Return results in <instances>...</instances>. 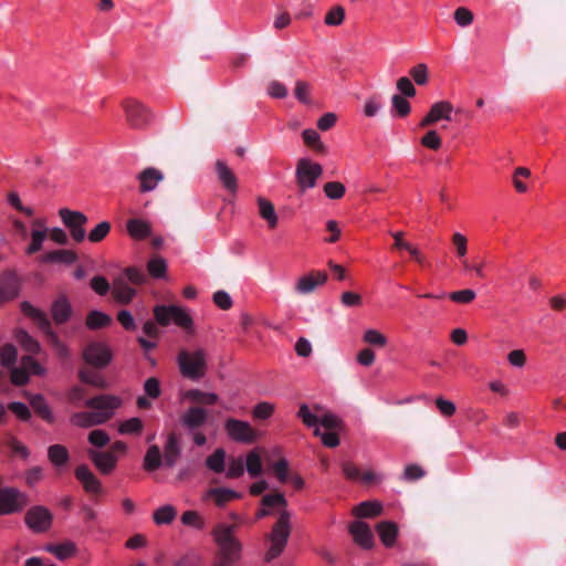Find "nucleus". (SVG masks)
<instances>
[{"label":"nucleus","mask_w":566,"mask_h":566,"mask_svg":"<svg viewBox=\"0 0 566 566\" xmlns=\"http://www.w3.org/2000/svg\"><path fill=\"white\" fill-rule=\"evenodd\" d=\"M137 180L139 181V192H149L155 190L158 184L164 180V174L157 168L148 167L138 174Z\"/></svg>","instance_id":"obj_19"},{"label":"nucleus","mask_w":566,"mask_h":566,"mask_svg":"<svg viewBox=\"0 0 566 566\" xmlns=\"http://www.w3.org/2000/svg\"><path fill=\"white\" fill-rule=\"evenodd\" d=\"M453 107L450 102L441 101L438 103H434L429 113L422 118L420 122V127L424 128L428 127L434 123H437L440 119H451V112Z\"/></svg>","instance_id":"obj_17"},{"label":"nucleus","mask_w":566,"mask_h":566,"mask_svg":"<svg viewBox=\"0 0 566 566\" xmlns=\"http://www.w3.org/2000/svg\"><path fill=\"white\" fill-rule=\"evenodd\" d=\"M451 301L461 304H468L475 297V292L470 289L451 292L447 295Z\"/></svg>","instance_id":"obj_62"},{"label":"nucleus","mask_w":566,"mask_h":566,"mask_svg":"<svg viewBox=\"0 0 566 566\" xmlns=\"http://www.w3.org/2000/svg\"><path fill=\"white\" fill-rule=\"evenodd\" d=\"M188 397L191 400L203 405H213L219 400L218 395L213 392H203L198 389L190 390L188 392Z\"/></svg>","instance_id":"obj_52"},{"label":"nucleus","mask_w":566,"mask_h":566,"mask_svg":"<svg viewBox=\"0 0 566 566\" xmlns=\"http://www.w3.org/2000/svg\"><path fill=\"white\" fill-rule=\"evenodd\" d=\"M244 467L251 478H256L262 474V460L256 449L251 450L247 454Z\"/></svg>","instance_id":"obj_37"},{"label":"nucleus","mask_w":566,"mask_h":566,"mask_svg":"<svg viewBox=\"0 0 566 566\" xmlns=\"http://www.w3.org/2000/svg\"><path fill=\"white\" fill-rule=\"evenodd\" d=\"M381 107L382 103L380 95L374 94L366 99L364 105V114L367 117H374L378 114Z\"/></svg>","instance_id":"obj_55"},{"label":"nucleus","mask_w":566,"mask_h":566,"mask_svg":"<svg viewBox=\"0 0 566 566\" xmlns=\"http://www.w3.org/2000/svg\"><path fill=\"white\" fill-rule=\"evenodd\" d=\"M242 494L227 488H211L203 494V501L212 502L218 507L226 506L229 502L241 499Z\"/></svg>","instance_id":"obj_16"},{"label":"nucleus","mask_w":566,"mask_h":566,"mask_svg":"<svg viewBox=\"0 0 566 566\" xmlns=\"http://www.w3.org/2000/svg\"><path fill=\"white\" fill-rule=\"evenodd\" d=\"M88 442L96 448H104L109 443V436L101 429L92 430L88 433Z\"/></svg>","instance_id":"obj_60"},{"label":"nucleus","mask_w":566,"mask_h":566,"mask_svg":"<svg viewBox=\"0 0 566 566\" xmlns=\"http://www.w3.org/2000/svg\"><path fill=\"white\" fill-rule=\"evenodd\" d=\"M120 405V400L115 396L99 395L85 401V406L92 411L75 412L70 417L72 426L78 428H91L103 424L113 417L115 409Z\"/></svg>","instance_id":"obj_2"},{"label":"nucleus","mask_w":566,"mask_h":566,"mask_svg":"<svg viewBox=\"0 0 566 566\" xmlns=\"http://www.w3.org/2000/svg\"><path fill=\"white\" fill-rule=\"evenodd\" d=\"M59 216L63 224L69 229L71 238L76 243L83 242L86 237L85 226L88 222L87 217L81 211L69 208H61Z\"/></svg>","instance_id":"obj_8"},{"label":"nucleus","mask_w":566,"mask_h":566,"mask_svg":"<svg viewBox=\"0 0 566 566\" xmlns=\"http://www.w3.org/2000/svg\"><path fill=\"white\" fill-rule=\"evenodd\" d=\"M52 521V513L41 505L30 507L24 516L27 526L34 533L46 532L51 527Z\"/></svg>","instance_id":"obj_11"},{"label":"nucleus","mask_w":566,"mask_h":566,"mask_svg":"<svg viewBox=\"0 0 566 566\" xmlns=\"http://www.w3.org/2000/svg\"><path fill=\"white\" fill-rule=\"evenodd\" d=\"M208 418V412L200 407H190L182 416L181 423L189 430L200 428Z\"/></svg>","instance_id":"obj_23"},{"label":"nucleus","mask_w":566,"mask_h":566,"mask_svg":"<svg viewBox=\"0 0 566 566\" xmlns=\"http://www.w3.org/2000/svg\"><path fill=\"white\" fill-rule=\"evenodd\" d=\"M451 241L454 247L455 254H457L458 259L461 261V263L463 262V260H468L467 259V254H468L467 237L460 232H454L452 234Z\"/></svg>","instance_id":"obj_45"},{"label":"nucleus","mask_w":566,"mask_h":566,"mask_svg":"<svg viewBox=\"0 0 566 566\" xmlns=\"http://www.w3.org/2000/svg\"><path fill=\"white\" fill-rule=\"evenodd\" d=\"M226 451L222 448H218L206 459V467L214 473H221L224 471L226 465Z\"/></svg>","instance_id":"obj_34"},{"label":"nucleus","mask_w":566,"mask_h":566,"mask_svg":"<svg viewBox=\"0 0 566 566\" xmlns=\"http://www.w3.org/2000/svg\"><path fill=\"white\" fill-rule=\"evenodd\" d=\"M124 109L126 113V119L133 128H144L153 118L150 109L136 99L125 101Z\"/></svg>","instance_id":"obj_9"},{"label":"nucleus","mask_w":566,"mask_h":566,"mask_svg":"<svg viewBox=\"0 0 566 566\" xmlns=\"http://www.w3.org/2000/svg\"><path fill=\"white\" fill-rule=\"evenodd\" d=\"M216 172L218 179L222 186L230 192L235 193L238 191V180L233 171L222 160H217Z\"/></svg>","instance_id":"obj_24"},{"label":"nucleus","mask_w":566,"mask_h":566,"mask_svg":"<svg viewBox=\"0 0 566 566\" xmlns=\"http://www.w3.org/2000/svg\"><path fill=\"white\" fill-rule=\"evenodd\" d=\"M49 460L56 467H62L69 462L70 454L62 444H52L48 449Z\"/></svg>","instance_id":"obj_33"},{"label":"nucleus","mask_w":566,"mask_h":566,"mask_svg":"<svg viewBox=\"0 0 566 566\" xmlns=\"http://www.w3.org/2000/svg\"><path fill=\"white\" fill-rule=\"evenodd\" d=\"M109 231L111 223L108 221H102L88 233L87 238L91 242L97 243L104 240Z\"/></svg>","instance_id":"obj_54"},{"label":"nucleus","mask_w":566,"mask_h":566,"mask_svg":"<svg viewBox=\"0 0 566 566\" xmlns=\"http://www.w3.org/2000/svg\"><path fill=\"white\" fill-rule=\"evenodd\" d=\"M410 76L418 85H426L428 83L429 72L428 66L423 63H419L410 69Z\"/></svg>","instance_id":"obj_58"},{"label":"nucleus","mask_w":566,"mask_h":566,"mask_svg":"<svg viewBox=\"0 0 566 566\" xmlns=\"http://www.w3.org/2000/svg\"><path fill=\"white\" fill-rule=\"evenodd\" d=\"M244 473V460L242 457H230L228 460L227 478L238 479Z\"/></svg>","instance_id":"obj_47"},{"label":"nucleus","mask_w":566,"mask_h":566,"mask_svg":"<svg viewBox=\"0 0 566 566\" xmlns=\"http://www.w3.org/2000/svg\"><path fill=\"white\" fill-rule=\"evenodd\" d=\"M224 430L232 440L241 443H253L258 438L256 430L249 422L234 418L226 420Z\"/></svg>","instance_id":"obj_10"},{"label":"nucleus","mask_w":566,"mask_h":566,"mask_svg":"<svg viewBox=\"0 0 566 566\" xmlns=\"http://www.w3.org/2000/svg\"><path fill=\"white\" fill-rule=\"evenodd\" d=\"M531 170L525 167H517L513 174V185L517 192L524 193L527 191V186L522 181L521 178H528Z\"/></svg>","instance_id":"obj_57"},{"label":"nucleus","mask_w":566,"mask_h":566,"mask_svg":"<svg viewBox=\"0 0 566 566\" xmlns=\"http://www.w3.org/2000/svg\"><path fill=\"white\" fill-rule=\"evenodd\" d=\"M391 105L392 111L399 116V117H406L410 114L411 106L409 102L406 99V97L395 94L391 97Z\"/></svg>","instance_id":"obj_48"},{"label":"nucleus","mask_w":566,"mask_h":566,"mask_svg":"<svg viewBox=\"0 0 566 566\" xmlns=\"http://www.w3.org/2000/svg\"><path fill=\"white\" fill-rule=\"evenodd\" d=\"M174 317L172 322L179 326L180 328L185 329L188 333L193 332V321L191 316L188 314V312L177 305H174Z\"/></svg>","instance_id":"obj_35"},{"label":"nucleus","mask_w":566,"mask_h":566,"mask_svg":"<svg viewBox=\"0 0 566 566\" xmlns=\"http://www.w3.org/2000/svg\"><path fill=\"white\" fill-rule=\"evenodd\" d=\"M51 314L56 324H64L70 319L72 306L65 296L61 295L52 303Z\"/></svg>","instance_id":"obj_25"},{"label":"nucleus","mask_w":566,"mask_h":566,"mask_svg":"<svg viewBox=\"0 0 566 566\" xmlns=\"http://www.w3.org/2000/svg\"><path fill=\"white\" fill-rule=\"evenodd\" d=\"M0 360L4 367H12L15 364L17 349L12 344H6L0 348Z\"/></svg>","instance_id":"obj_53"},{"label":"nucleus","mask_w":566,"mask_h":566,"mask_svg":"<svg viewBox=\"0 0 566 566\" xmlns=\"http://www.w3.org/2000/svg\"><path fill=\"white\" fill-rule=\"evenodd\" d=\"M420 143L423 147L432 150H438L442 145L441 137L436 130H429L424 136H422Z\"/></svg>","instance_id":"obj_61"},{"label":"nucleus","mask_w":566,"mask_h":566,"mask_svg":"<svg viewBox=\"0 0 566 566\" xmlns=\"http://www.w3.org/2000/svg\"><path fill=\"white\" fill-rule=\"evenodd\" d=\"M161 452L158 446L153 444L148 448L144 458V469L148 472L156 471L161 465Z\"/></svg>","instance_id":"obj_32"},{"label":"nucleus","mask_w":566,"mask_h":566,"mask_svg":"<svg viewBox=\"0 0 566 566\" xmlns=\"http://www.w3.org/2000/svg\"><path fill=\"white\" fill-rule=\"evenodd\" d=\"M259 213L268 222L269 228L274 229L277 226V216L274 206L265 198H258Z\"/></svg>","instance_id":"obj_28"},{"label":"nucleus","mask_w":566,"mask_h":566,"mask_svg":"<svg viewBox=\"0 0 566 566\" xmlns=\"http://www.w3.org/2000/svg\"><path fill=\"white\" fill-rule=\"evenodd\" d=\"M30 405L33 408L34 412L40 416L46 422L52 423L54 421V417L51 408L46 403L45 399L41 395H34L30 399Z\"/></svg>","instance_id":"obj_30"},{"label":"nucleus","mask_w":566,"mask_h":566,"mask_svg":"<svg viewBox=\"0 0 566 566\" xmlns=\"http://www.w3.org/2000/svg\"><path fill=\"white\" fill-rule=\"evenodd\" d=\"M83 357L90 365L101 368L108 365L112 354L106 344L92 342L84 348Z\"/></svg>","instance_id":"obj_14"},{"label":"nucleus","mask_w":566,"mask_h":566,"mask_svg":"<svg viewBox=\"0 0 566 566\" xmlns=\"http://www.w3.org/2000/svg\"><path fill=\"white\" fill-rule=\"evenodd\" d=\"M75 478L81 482L87 493L98 494L102 483L86 464L78 465L74 471Z\"/></svg>","instance_id":"obj_18"},{"label":"nucleus","mask_w":566,"mask_h":566,"mask_svg":"<svg viewBox=\"0 0 566 566\" xmlns=\"http://www.w3.org/2000/svg\"><path fill=\"white\" fill-rule=\"evenodd\" d=\"M382 512V505L377 501H365L354 507L353 513L357 517H375Z\"/></svg>","instance_id":"obj_29"},{"label":"nucleus","mask_w":566,"mask_h":566,"mask_svg":"<svg viewBox=\"0 0 566 566\" xmlns=\"http://www.w3.org/2000/svg\"><path fill=\"white\" fill-rule=\"evenodd\" d=\"M311 91L312 86L310 85V83L302 80L295 82L294 96L300 103L305 105L312 104Z\"/></svg>","instance_id":"obj_44"},{"label":"nucleus","mask_w":566,"mask_h":566,"mask_svg":"<svg viewBox=\"0 0 566 566\" xmlns=\"http://www.w3.org/2000/svg\"><path fill=\"white\" fill-rule=\"evenodd\" d=\"M20 308L25 316L31 318L38 325L56 354L62 358L69 357L67 347L60 340L56 333L52 329L51 322L45 313L27 301L20 304Z\"/></svg>","instance_id":"obj_3"},{"label":"nucleus","mask_w":566,"mask_h":566,"mask_svg":"<svg viewBox=\"0 0 566 566\" xmlns=\"http://www.w3.org/2000/svg\"><path fill=\"white\" fill-rule=\"evenodd\" d=\"M345 10L340 6L333 7L325 15L324 22L329 27H338L344 22Z\"/></svg>","instance_id":"obj_49"},{"label":"nucleus","mask_w":566,"mask_h":566,"mask_svg":"<svg viewBox=\"0 0 566 566\" xmlns=\"http://www.w3.org/2000/svg\"><path fill=\"white\" fill-rule=\"evenodd\" d=\"M326 197L333 200H337L344 197L345 186L339 181H328L323 187Z\"/></svg>","instance_id":"obj_50"},{"label":"nucleus","mask_w":566,"mask_h":566,"mask_svg":"<svg viewBox=\"0 0 566 566\" xmlns=\"http://www.w3.org/2000/svg\"><path fill=\"white\" fill-rule=\"evenodd\" d=\"M349 532L354 541L364 548H370L374 544V535L370 527L360 521L354 522L349 526Z\"/></svg>","instance_id":"obj_21"},{"label":"nucleus","mask_w":566,"mask_h":566,"mask_svg":"<svg viewBox=\"0 0 566 566\" xmlns=\"http://www.w3.org/2000/svg\"><path fill=\"white\" fill-rule=\"evenodd\" d=\"M147 271L153 279H165L167 271L166 261L161 256H154L147 263Z\"/></svg>","instance_id":"obj_43"},{"label":"nucleus","mask_w":566,"mask_h":566,"mask_svg":"<svg viewBox=\"0 0 566 566\" xmlns=\"http://www.w3.org/2000/svg\"><path fill=\"white\" fill-rule=\"evenodd\" d=\"M144 283V273L135 268H122L116 262L104 265L103 274L94 275L88 283Z\"/></svg>","instance_id":"obj_4"},{"label":"nucleus","mask_w":566,"mask_h":566,"mask_svg":"<svg viewBox=\"0 0 566 566\" xmlns=\"http://www.w3.org/2000/svg\"><path fill=\"white\" fill-rule=\"evenodd\" d=\"M263 509L256 512V518H263L271 514V509H277V520L273 524L271 532L265 536L269 547L264 555V560L271 563L277 558L286 547L291 535V512L287 511V501L282 492H274L264 495L261 499Z\"/></svg>","instance_id":"obj_1"},{"label":"nucleus","mask_w":566,"mask_h":566,"mask_svg":"<svg viewBox=\"0 0 566 566\" xmlns=\"http://www.w3.org/2000/svg\"><path fill=\"white\" fill-rule=\"evenodd\" d=\"M94 291L101 295H109V298L117 305H126L136 295L132 285H92Z\"/></svg>","instance_id":"obj_13"},{"label":"nucleus","mask_w":566,"mask_h":566,"mask_svg":"<svg viewBox=\"0 0 566 566\" xmlns=\"http://www.w3.org/2000/svg\"><path fill=\"white\" fill-rule=\"evenodd\" d=\"M87 455L96 469L105 475L109 474L117 464V457L113 452L90 449Z\"/></svg>","instance_id":"obj_15"},{"label":"nucleus","mask_w":566,"mask_h":566,"mask_svg":"<svg viewBox=\"0 0 566 566\" xmlns=\"http://www.w3.org/2000/svg\"><path fill=\"white\" fill-rule=\"evenodd\" d=\"M127 231L135 239H145L150 235V224L140 219H129Z\"/></svg>","instance_id":"obj_31"},{"label":"nucleus","mask_w":566,"mask_h":566,"mask_svg":"<svg viewBox=\"0 0 566 566\" xmlns=\"http://www.w3.org/2000/svg\"><path fill=\"white\" fill-rule=\"evenodd\" d=\"M454 21L459 27L465 28L472 24L473 13L465 7H459L453 13Z\"/></svg>","instance_id":"obj_59"},{"label":"nucleus","mask_w":566,"mask_h":566,"mask_svg":"<svg viewBox=\"0 0 566 566\" xmlns=\"http://www.w3.org/2000/svg\"><path fill=\"white\" fill-rule=\"evenodd\" d=\"M323 411V407L319 405L314 406V412L311 411L310 407L306 403H302L297 411V417L302 420V422L306 427L318 428L317 424L319 422V413Z\"/></svg>","instance_id":"obj_27"},{"label":"nucleus","mask_w":566,"mask_h":566,"mask_svg":"<svg viewBox=\"0 0 566 566\" xmlns=\"http://www.w3.org/2000/svg\"><path fill=\"white\" fill-rule=\"evenodd\" d=\"M48 551L54 554L59 559L64 560L74 555L75 546L72 543H64L61 545L50 546Z\"/></svg>","instance_id":"obj_56"},{"label":"nucleus","mask_w":566,"mask_h":566,"mask_svg":"<svg viewBox=\"0 0 566 566\" xmlns=\"http://www.w3.org/2000/svg\"><path fill=\"white\" fill-rule=\"evenodd\" d=\"M176 516L177 510L170 504L160 506L153 514L154 522L157 525L170 524L176 518Z\"/></svg>","instance_id":"obj_36"},{"label":"nucleus","mask_w":566,"mask_h":566,"mask_svg":"<svg viewBox=\"0 0 566 566\" xmlns=\"http://www.w3.org/2000/svg\"><path fill=\"white\" fill-rule=\"evenodd\" d=\"M376 531L386 547L394 546L398 535V526L394 522L382 521L377 524Z\"/></svg>","instance_id":"obj_26"},{"label":"nucleus","mask_w":566,"mask_h":566,"mask_svg":"<svg viewBox=\"0 0 566 566\" xmlns=\"http://www.w3.org/2000/svg\"><path fill=\"white\" fill-rule=\"evenodd\" d=\"M77 261V253L73 250H54L40 256V262L44 264H64L71 265Z\"/></svg>","instance_id":"obj_20"},{"label":"nucleus","mask_w":566,"mask_h":566,"mask_svg":"<svg viewBox=\"0 0 566 566\" xmlns=\"http://www.w3.org/2000/svg\"><path fill=\"white\" fill-rule=\"evenodd\" d=\"M27 505V496L14 488L0 489V514L9 515L21 511Z\"/></svg>","instance_id":"obj_12"},{"label":"nucleus","mask_w":566,"mask_h":566,"mask_svg":"<svg viewBox=\"0 0 566 566\" xmlns=\"http://www.w3.org/2000/svg\"><path fill=\"white\" fill-rule=\"evenodd\" d=\"M272 470L281 483H286L289 481V462L285 459L282 458L276 461L272 465Z\"/></svg>","instance_id":"obj_63"},{"label":"nucleus","mask_w":566,"mask_h":566,"mask_svg":"<svg viewBox=\"0 0 566 566\" xmlns=\"http://www.w3.org/2000/svg\"><path fill=\"white\" fill-rule=\"evenodd\" d=\"M463 270L470 274V279L472 280H486L488 275L484 271L483 262L470 263L468 260H463L462 262Z\"/></svg>","instance_id":"obj_46"},{"label":"nucleus","mask_w":566,"mask_h":566,"mask_svg":"<svg viewBox=\"0 0 566 566\" xmlns=\"http://www.w3.org/2000/svg\"><path fill=\"white\" fill-rule=\"evenodd\" d=\"M15 339L21 347L30 354H36L40 350V344L28 332L19 329L15 333Z\"/></svg>","instance_id":"obj_40"},{"label":"nucleus","mask_w":566,"mask_h":566,"mask_svg":"<svg viewBox=\"0 0 566 566\" xmlns=\"http://www.w3.org/2000/svg\"><path fill=\"white\" fill-rule=\"evenodd\" d=\"M237 525L218 524L212 534L218 545L217 555L240 560L242 545L234 536Z\"/></svg>","instance_id":"obj_5"},{"label":"nucleus","mask_w":566,"mask_h":566,"mask_svg":"<svg viewBox=\"0 0 566 566\" xmlns=\"http://www.w3.org/2000/svg\"><path fill=\"white\" fill-rule=\"evenodd\" d=\"M118 430L122 434H139L143 430V421L139 418H130L123 421Z\"/></svg>","instance_id":"obj_51"},{"label":"nucleus","mask_w":566,"mask_h":566,"mask_svg":"<svg viewBox=\"0 0 566 566\" xmlns=\"http://www.w3.org/2000/svg\"><path fill=\"white\" fill-rule=\"evenodd\" d=\"M397 90L400 92L399 95L403 97H413L416 95V88L409 77L402 76L397 81Z\"/></svg>","instance_id":"obj_64"},{"label":"nucleus","mask_w":566,"mask_h":566,"mask_svg":"<svg viewBox=\"0 0 566 566\" xmlns=\"http://www.w3.org/2000/svg\"><path fill=\"white\" fill-rule=\"evenodd\" d=\"M181 454L179 438L175 432H171L167 437V441L164 447V463L168 468L175 467Z\"/></svg>","instance_id":"obj_22"},{"label":"nucleus","mask_w":566,"mask_h":566,"mask_svg":"<svg viewBox=\"0 0 566 566\" xmlns=\"http://www.w3.org/2000/svg\"><path fill=\"white\" fill-rule=\"evenodd\" d=\"M178 365L184 377L199 379L206 373V353L203 349H197L193 353L182 349L178 355Z\"/></svg>","instance_id":"obj_6"},{"label":"nucleus","mask_w":566,"mask_h":566,"mask_svg":"<svg viewBox=\"0 0 566 566\" xmlns=\"http://www.w3.org/2000/svg\"><path fill=\"white\" fill-rule=\"evenodd\" d=\"M323 174V167L308 158H301L296 164L295 178L301 192L316 186L317 179Z\"/></svg>","instance_id":"obj_7"},{"label":"nucleus","mask_w":566,"mask_h":566,"mask_svg":"<svg viewBox=\"0 0 566 566\" xmlns=\"http://www.w3.org/2000/svg\"><path fill=\"white\" fill-rule=\"evenodd\" d=\"M174 305H156L153 308L155 321L158 325L166 327L172 322Z\"/></svg>","instance_id":"obj_39"},{"label":"nucleus","mask_w":566,"mask_h":566,"mask_svg":"<svg viewBox=\"0 0 566 566\" xmlns=\"http://www.w3.org/2000/svg\"><path fill=\"white\" fill-rule=\"evenodd\" d=\"M49 229L32 230L31 242L25 249L28 255H32L42 250L43 242L48 238Z\"/></svg>","instance_id":"obj_41"},{"label":"nucleus","mask_w":566,"mask_h":566,"mask_svg":"<svg viewBox=\"0 0 566 566\" xmlns=\"http://www.w3.org/2000/svg\"><path fill=\"white\" fill-rule=\"evenodd\" d=\"M303 140L305 145L312 147L315 151L319 154H326V146L322 143L318 133L314 129H305L302 133Z\"/></svg>","instance_id":"obj_42"},{"label":"nucleus","mask_w":566,"mask_h":566,"mask_svg":"<svg viewBox=\"0 0 566 566\" xmlns=\"http://www.w3.org/2000/svg\"><path fill=\"white\" fill-rule=\"evenodd\" d=\"M112 317L99 311H91L86 317V326L90 329H98L108 326Z\"/></svg>","instance_id":"obj_38"}]
</instances>
